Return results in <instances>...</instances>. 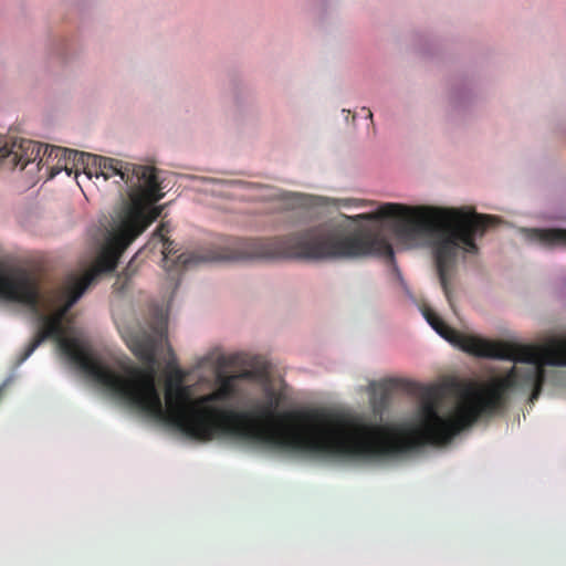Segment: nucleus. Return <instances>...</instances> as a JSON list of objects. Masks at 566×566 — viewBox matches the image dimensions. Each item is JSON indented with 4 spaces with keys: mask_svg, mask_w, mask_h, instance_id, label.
<instances>
[{
    "mask_svg": "<svg viewBox=\"0 0 566 566\" xmlns=\"http://www.w3.org/2000/svg\"><path fill=\"white\" fill-rule=\"evenodd\" d=\"M4 140V148L0 150V159L11 157L14 166L20 165L24 169L28 164L38 161L39 164L49 165L50 159H57L54 168L66 170L67 175L72 174V168H69V157L59 156L54 154L50 156L51 149L59 148L57 146H44L38 142L21 138L12 140L7 136H0Z\"/></svg>",
    "mask_w": 566,
    "mask_h": 566,
    "instance_id": "8",
    "label": "nucleus"
},
{
    "mask_svg": "<svg viewBox=\"0 0 566 566\" xmlns=\"http://www.w3.org/2000/svg\"><path fill=\"white\" fill-rule=\"evenodd\" d=\"M138 256V253L133 258V260L129 262V264L127 265V268L123 271V273L118 276V280L122 279V276L125 277V280H128L135 272V270L133 269V264H134V261L137 259Z\"/></svg>",
    "mask_w": 566,
    "mask_h": 566,
    "instance_id": "9",
    "label": "nucleus"
},
{
    "mask_svg": "<svg viewBox=\"0 0 566 566\" xmlns=\"http://www.w3.org/2000/svg\"><path fill=\"white\" fill-rule=\"evenodd\" d=\"M281 401L279 391L265 388L264 398L256 400L250 410L233 413L232 426L245 427L252 432L227 434L226 438L318 459H332L333 455L368 458L390 448L379 439L380 428L369 426L361 417H332L324 410L279 413Z\"/></svg>",
    "mask_w": 566,
    "mask_h": 566,
    "instance_id": "4",
    "label": "nucleus"
},
{
    "mask_svg": "<svg viewBox=\"0 0 566 566\" xmlns=\"http://www.w3.org/2000/svg\"><path fill=\"white\" fill-rule=\"evenodd\" d=\"M170 227L161 222L144 249L161 244L164 268L175 279L177 268L189 269L211 262L251 260L324 261L384 256L392 261V247L379 232L358 229L347 233L340 227L315 226L286 235L272 238H226L195 251L177 253L175 242L167 238Z\"/></svg>",
    "mask_w": 566,
    "mask_h": 566,
    "instance_id": "3",
    "label": "nucleus"
},
{
    "mask_svg": "<svg viewBox=\"0 0 566 566\" xmlns=\"http://www.w3.org/2000/svg\"><path fill=\"white\" fill-rule=\"evenodd\" d=\"M154 332H138L127 339V345L142 361L143 367H128L130 380L120 401L144 417L161 423L182 436L208 442L226 439L227 434L247 436L252 431L241 426H232L233 413L238 411L222 408L239 394L237 380L252 379L254 371L243 370L235 375L219 373L218 387L207 395L192 399L190 387L185 385V373L176 368L165 384V403L156 386V353L166 338V319L160 315Z\"/></svg>",
    "mask_w": 566,
    "mask_h": 566,
    "instance_id": "2",
    "label": "nucleus"
},
{
    "mask_svg": "<svg viewBox=\"0 0 566 566\" xmlns=\"http://www.w3.org/2000/svg\"><path fill=\"white\" fill-rule=\"evenodd\" d=\"M363 111H364V112H366V116H367L368 118L373 119V113L370 112V109H369V108H365V107H364V108H363Z\"/></svg>",
    "mask_w": 566,
    "mask_h": 566,
    "instance_id": "11",
    "label": "nucleus"
},
{
    "mask_svg": "<svg viewBox=\"0 0 566 566\" xmlns=\"http://www.w3.org/2000/svg\"><path fill=\"white\" fill-rule=\"evenodd\" d=\"M114 252L115 255L112 264L108 262L109 260H102L104 255L103 247L93 266L85 270L82 274L71 273L67 275L62 290V294L66 298L65 304L53 315H44L41 313L39 283L36 279L27 271H18L12 275L0 274V297L28 306L39 316L42 323L34 337L18 357V365L25 361L45 339L53 338L57 342L62 354L87 378L101 386L111 396L120 400L130 380L127 368L135 366L119 364L118 368H114L105 359L95 354L86 342L75 336H66L63 327V319L66 313L83 295L86 289L102 273L112 272L116 269L123 252Z\"/></svg>",
    "mask_w": 566,
    "mask_h": 566,
    "instance_id": "5",
    "label": "nucleus"
},
{
    "mask_svg": "<svg viewBox=\"0 0 566 566\" xmlns=\"http://www.w3.org/2000/svg\"><path fill=\"white\" fill-rule=\"evenodd\" d=\"M52 154L55 157L67 156L69 163H73L72 169L77 170V165H81L90 179L103 177L104 180H107L118 177L119 180L115 182H123L126 186L130 203L124 210L119 226L103 245L102 260H109L108 262L112 264L115 255L113 251L124 252L160 214L158 208L148 209L164 197L156 168L69 148H53L50 156Z\"/></svg>",
    "mask_w": 566,
    "mask_h": 566,
    "instance_id": "7",
    "label": "nucleus"
},
{
    "mask_svg": "<svg viewBox=\"0 0 566 566\" xmlns=\"http://www.w3.org/2000/svg\"><path fill=\"white\" fill-rule=\"evenodd\" d=\"M520 232L531 243L545 248L566 247L565 229L522 228ZM422 315L441 337L467 353L483 358L525 363L527 366H513L505 376L493 379L483 388L468 385L458 406L446 417L439 412L440 398L436 388L395 378L374 381L369 385V390L370 402L376 413H382L388 408L394 392L401 390L420 397L418 423L409 429H399L379 424L363 413H329L332 417H361L369 426L380 428L379 439L390 446L385 453L375 457L333 455L332 459L379 461L418 447L447 444L463 429L473 424L481 415L493 413L502 408L509 390H531L528 400L534 403L545 382L544 367L566 366V337H552L543 346L489 340L458 332L427 305L422 307Z\"/></svg>",
    "mask_w": 566,
    "mask_h": 566,
    "instance_id": "1",
    "label": "nucleus"
},
{
    "mask_svg": "<svg viewBox=\"0 0 566 566\" xmlns=\"http://www.w3.org/2000/svg\"><path fill=\"white\" fill-rule=\"evenodd\" d=\"M218 364L219 366H226L228 364L227 361V358L224 356H221L219 359H218Z\"/></svg>",
    "mask_w": 566,
    "mask_h": 566,
    "instance_id": "10",
    "label": "nucleus"
},
{
    "mask_svg": "<svg viewBox=\"0 0 566 566\" xmlns=\"http://www.w3.org/2000/svg\"><path fill=\"white\" fill-rule=\"evenodd\" d=\"M365 220H388L396 235L408 243L431 239L437 272L443 293L452 306L450 272L459 250L476 254L478 238L484 235L496 218L462 209L437 210L431 208H408L400 203H384L370 213L359 214Z\"/></svg>",
    "mask_w": 566,
    "mask_h": 566,
    "instance_id": "6",
    "label": "nucleus"
},
{
    "mask_svg": "<svg viewBox=\"0 0 566 566\" xmlns=\"http://www.w3.org/2000/svg\"><path fill=\"white\" fill-rule=\"evenodd\" d=\"M4 140L3 139H0V150L4 148Z\"/></svg>",
    "mask_w": 566,
    "mask_h": 566,
    "instance_id": "12",
    "label": "nucleus"
}]
</instances>
